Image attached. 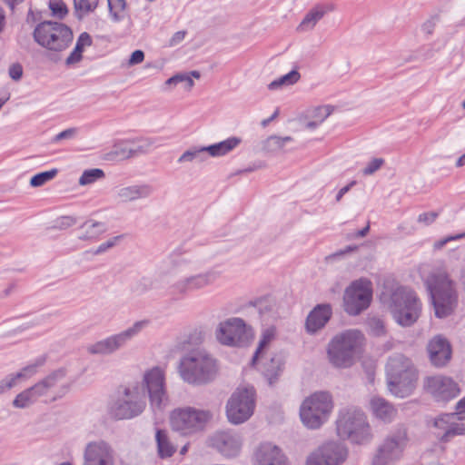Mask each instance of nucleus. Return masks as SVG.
<instances>
[{
	"mask_svg": "<svg viewBox=\"0 0 465 465\" xmlns=\"http://www.w3.org/2000/svg\"><path fill=\"white\" fill-rule=\"evenodd\" d=\"M380 301L395 320H418L421 317V301L410 287L385 284Z\"/></svg>",
	"mask_w": 465,
	"mask_h": 465,
	"instance_id": "1",
	"label": "nucleus"
},
{
	"mask_svg": "<svg viewBox=\"0 0 465 465\" xmlns=\"http://www.w3.org/2000/svg\"><path fill=\"white\" fill-rule=\"evenodd\" d=\"M364 344V336L357 330L340 332L328 344V360L334 367L349 368L361 357Z\"/></svg>",
	"mask_w": 465,
	"mask_h": 465,
	"instance_id": "2",
	"label": "nucleus"
},
{
	"mask_svg": "<svg viewBox=\"0 0 465 465\" xmlns=\"http://www.w3.org/2000/svg\"><path fill=\"white\" fill-rule=\"evenodd\" d=\"M437 318L449 317L454 311L458 296L454 282L444 269L433 270L425 281Z\"/></svg>",
	"mask_w": 465,
	"mask_h": 465,
	"instance_id": "3",
	"label": "nucleus"
},
{
	"mask_svg": "<svg viewBox=\"0 0 465 465\" xmlns=\"http://www.w3.org/2000/svg\"><path fill=\"white\" fill-rule=\"evenodd\" d=\"M386 374L389 391L396 397L411 393L417 381V371L410 359L399 354L388 361Z\"/></svg>",
	"mask_w": 465,
	"mask_h": 465,
	"instance_id": "4",
	"label": "nucleus"
},
{
	"mask_svg": "<svg viewBox=\"0 0 465 465\" xmlns=\"http://www.w3.org/2000/svg\"><path fill=\"white\" fill-rule=\"evenodd\" d=\"M335 425L337 435L341 439L350 440L353 443H364L372 438L366 414L355 407L340 410Z\"/></svg>",
	"mask_w": 465,
	"mask_h": 465,
	"instance_id": "5",
	"label": "nucleus"
},
{
	"mask_svg": "<svg viewBox=\"0 0 465 465\" xmlns=\"http://www.w3.org/2000/svg\"><path fill=\"white\" fill-rule=\"evenodd\" d=\"M218 371L216 360L205 351H193L180 363V374L188 383L201 385L213 381Z\"/></svg>",
	"mask_w": 465,
	"mask_h": 465,
	"instance_id": "6",
	"label": "nucleus"
},
{
	"mask_svg": "<svg viewBox=\"0 0 465 465\" xmlns=\"http://www.w3.org/2000/svg\"><path fill=\"white\" fill-rule=\"evenodd\" d=\"M209 260L203 248L179 247L173 250L161 263L162 275H176L200 270Z\"/></svg>",
	"mask_w": 465,
	"mask_h": 465,
	"instance_id": "7",
	"label": "nucleus"
},
{
	"mask_svg": "<svg viewBox=\"0 0 465 465\" xmlns=\"http://www.w3.org/2000/svg\"><path fill=\"white\" fill-rule=\"evenodd\" d=\"M212 418L213 413L209 410L183 406L170 412L169 423L173 431L191 436L202 431Z\"/></svg>",
	"mask_w": 465,
	"mask_h": 465,
	"instance_id": "8",
	"label": "nucleus"
},
{
	"mask_svg": "<svg viewBox=\"0 0 465 465\" xmlns=\"http://www.w3.org/2000/svg\"><path fill=\"white\" fill-rule=\"evenodd\" d=\"M333 407V400L329 392L316 391L306 397L302 402L301 420L309 429H319L327 421Z\"/></svg>",
	"mask_w": 465,
	"mask_h": 465,
	"instance_id": "9",
	"label": "nucleus"
},
{
	"mask_svg": "<svg viewBox=\"0 0 465 465\" xmlns=\"http://www.w3.org/2000/svg\"><path fill=\"white\" fill-rule=\"evenodd\" d=\"M35 41L52 52H62L72 43V29L64 24L44 21L38 24L33 33Z\"/></svg>",
	"mask_w": 465,
	"mask_h": 465,
	"instance_id": "10",
	"label": "nucleus"
},
{
	"mask_svg": "<svg viewBox=\"0 0 465 465\" xmlns=\"http://www.w3.org/2000/svg\"><path fill=\"white\" fill-rule=\"evenodd\" d=\"M144 407L143 390L137 384H133L119 393L110 407V413L116 420L131 419L142 413Z\"/></svg>",
	"mask_w": 465,
	"mask_h": 465,
	"instance_id": "11",
	"label": "nucleus"
},
{
	"mask_svg": "<svg viewBox=\"0 0 465 465\" xmlns=\"http://www.w3.org/2000/svg\"><path fill=\"white\" fill-rule=\"evenodd\" d=\"M371 300V282L367 278H360L345 289L343 309L349 316H358L370 307Z\"/></svg>",
	"mask_w": 465,
	"mask_h": 465,
	"instance_id": "12",
	"label": "nucleus"
},
{
	"mask_svg": "<svg viewBox=\"0 0 465 465\" xmlns=\"http://www.w3.org/2000/svg\"><path fill=\"white\" fill-rule=\"evenodd\" d=\"M214 336L216 341L228 347H244L253 340L252 327L245 322H220Z\"/></svg>",
	"mask_w": 465,
	"mask_h": 465,
	"instance_id": "13",
	"label": "nucleus"
},
{
	"mask_svg": "<svg viewBox=\"0 0 465 465\" xmlns=\"http://www.w3.org/2000/svg\"><path fill=\"white\" fill-rule=\"evenodd\" d=\"M252 388H239L230 397L226 404V416L232 424H241L252 415L255 400Z\"/></svg>",
	"mask_w": 465,
	"mask_h": 465,
	"instance_id": "14",
	"label": "nucleus"
},
{
	"mask_svg": "<svg viewBox=\"0 0 465 465\" xmlns=\"http://www.w3.org/2000/svg\"><path fill=\"white\" fill-rule=\"evenodd\" d=\"M423 390L436 402L447 403L461 391L459 383L451 377L446 375H432L423 379Z\"/></svg>",
	"mask_w": 465,
	"mask_h": 465,
	"instance_id": "15",
	"label": "nucleus"
},
{
	"mask_svg": "<svg viewBox=\"0 0 465 465\" xmlns=\"http://www.w3.org/2000/svg\"><path fill=\"white\" fill-rule=\"evenodd\" d=\"M141 389L148 392L151 404L154 407H161L166 399L165 375L163 369L153 367L146 371L143 377V384H137Z\"/></svg>",
	"mask_w": 465,
	"mask_h": 465,
	"instance_id": "16",
	"label": "nucleus"
},
{
	"mask_svg": "<svg viewBox=\"0 0 465 465\" xmlns=\"http://www.w3.org/2000/svg\"><path fill=\"white\" fill-rule=\"evenodd\" d=\"M242 433L233 430H220L210 438V445L226 458L240 454L243 447Z\"/></svg>",
	"mask_w": 465,
	"mask_h": 465,
	"instance_id": "17",
	"label": "nucleus"
},
{
	"mask_svg": "<svg viewBox=\"0 0 465 465\" xmlns=\"http://www.w3.org/2000/svg\"><path fill=\"white\" fill-rule=\"evenodd\" d=\"M406 444V433L404 431L387 437L379 447L372 465H390L399 459Z\"/></svg>",
	"mask_w": 465,
	"mask_h": 465,
	"instance_id": "18",
	"label": "nucleus"
},
{
	"mask_svg": "<svg viewBox=\"0 0 465 465\" xmlns=\"http://www.w3.org/2000/svg\"><path fill=\"white\" fill-rule=\"evenodd\" d=\"M114 450L104 440L89 442L84 452L83 465H114Z\"/></svg>",
	"mask_w": 465,
	"mask_h": 465,
	"instance_id": "19",
	"label": "nucleus"
},
{
	"mask_svg": "<svg viewBox=\"0 0 465 465\" xmlns=\"http://www.w3.org/2000/svg\"><path fill=\"white\" fill-rule=\"evenodd\" d=\"M220 277L221 272L213 268L181 279L173 285V288L178 293H187L212 285Z\"/></svg>",
	"mask_w": 465,
	"mask_h": 465,
	"instance_id": "20",
	"label": "nucleus"
},
{
	"mask_svg": "<svg viewBox=\"0 0 465 465\" xmlns=\"http://www.w3.org/2000/svg\"><path fill=\"white\" fill-rule=\"evenodd\" d=\"M143 328L142 322H137L133 328L103 341H97L90 345L87 351L91 354H111L118 350L128 339L137 333Z\"/></svg>",
	"mask_w": 465,
	"mask_h": 465,
	"instance_id": "21",
	"label": "nucleus"
},
{
	"mask_svg": "<svg viewBox=\"0 0 465 465\" xmlns=\"http://www.w3.org/2000/svg\"><path fill=\"white\" fill-rule=\"evenodd\" d=\"M460 420L461 418L455 412L440 415L433 422L437 436L447 440L452 436L464 434L465 425Z\"/></svg>",
	"mask_w": 465,
	"mask_h": 465,
	"instance_id": "22",
	"label": "nucleus"
},
{
	"mask_svg": "<svg viewBox=\"0 0 465 465\" xmlns=\"http://www.w3.org/2000/svg\"><path fill=\"white\" fill-rule=\"evenodd\" d=\"M153 187L149 183H134L115 188V199L128 203L149 198L153 193Z\"/></svg>",
	"mask_w": 465,
	"mask_h": 465,
	"instance_id": "23",
	"label": "nucleus"
},
{
	"mask_svg": "<svg viewBox=\"0 0 465 465\" xmlns=\"http://www.w3.org/2000/svg\"><path fill=\"white\" fill-rule=\"evenodd\" d=\"M255 456L258 465H288L282 450L271 442L262 443Z\"/></svg>",
	"mask_w": 465,
	"mask_h": 465,
	"instance_id": "24",
	"label": "nucleus"
},
{
	"mask_svg": "<svg viewBox=\"0 0 465 465\" xmlns=\"http://www.w3.org/2000/svg\"><path fill=\"white\" fill-rule=\"evenodd\" d=\"M428 351L431 363L437 367L444 366L451 357L450 345L441 336H436L429 342Z\"/></svg>",
	"mask_w": 465,
	"mask_h": 465,
	"instance_id": "25",
	"label": "nucleus"
},
{
	"mask_svg": "<svg viewBox=\"0 0 465 465\" xmlns=\"http://www.w3.org/2000/svg\"><path fill=\"white\" fill-rule=\"evenodd\" d=\"M369 405L373 417L383 422L391 421L397 414V411L392 404L378 396H373L370 400Z\"/></svg>",
	"mask_w": 465,
	"mask_h": 465,
	"instance_id": "26",
	"label": "nucleus"
},
{
	"mask_svg": "<svg viewBox=\"0 0 465 465\" xmlns=\"http://www.w3.org/2000/svg\"><path fill=\"white\" fill-rule=\"evenodd\" d=\"M256 318L270 319L280 317V307L272 295H263L255 298Z\"/></svg>",
	"mask_w": 465,
	"mask_h": 465,
	"instance_id": "27",
	"label": "nucleus"
},
{
	"mask_svg": "<svg viewBox=\"0 0 465 465\" xmlns=\"http://www.w3.org/2000/svg\"><path fill=\"white\" fill-rule=\"evenodd\" d=\"M57 385V375L53 374L50 376H47L38 383L32 386L30 389L34 392L35 396L37 400L45 398V400L49 397L52 398V400L55 399V396L54 394V390Z\"/></svg>",
	"mask_w": 465,
	"mask_h": 465,
	"instance_id": "28",
	"label": "nucleus"
},
{
	"mask_svg": "<svg viewBox=\"0 0 465 465\" xmlns=\"http://www.w3.org/2000/svg\"><path fill=\"white\" fill-rule=\"evenodd\" d=\"M325 460H332L335 465L341 464L346 458V449L339 443L328 442L319 448Z\"/></svg>",
	"mask_w": 465,
	"mask_h": 465,
	"instance_id": "29",
	"label": "nucleus"
},
{
	"mask_svg": "<svg viewBox=\"0 0 465 465\" xmlns=\"http://www.w3.org/2000/svg\"><path fill=\"white\" fill-rule=\"evenodd\" d=\"M92 44L93 40L91 35L86 32L82 33L77 38L74 50L66 58L65 64L67 65H72L80 62L83 58V52L84 50V47L91 46Z\"/></svg>",
	"mask_w": 465,
	"mask_h": 465,
	"instance_id": "30",
	"label": "nucleus"
},
{
	"mask_svg": "<svg viewBox=\"0 0 465 465\" xmlns=\"http://www.w3.org/2000/svg\"><path fill=\"white\" fill-rule=\"evenodd\" d=\"M327 12L328 8L323 6L318 5L312 8L306 14L302 21L298 25L297 30L300 32H308L312 30Z\"/></svg>",
	"mask_w": 465,
	"mask_h": 465,
	"instance_id": "31",
	"label": "nucleus"
},
{
	"mask_svg": "<svg viewBox=\"0 0 465 465\" xmlns=\"http://www.w3.org/2000/svg\"><path fill=\"white\" fill-rule=\"evenodd\" d=\"M106 231V225L101 222L87 221L79 228L78 238L83 241L92 240Z\"/></svg>",
	"mask_w": 465,
	"mask_h": 465,
	"instance_id": "32",
	"label": "nucleus"
},
{
	"mask_svg": "<svg viewBox=\"0 0 465 465\" xmlns=\"http://www.w3.org/2000/svg\"><path fill=\"white\" fill-rule=\"evenodd\" d=\"M241 143L238 137H230L220 143L206 146L208 155L213 157L223 156L232 151Z\"/></svg>",
	"mask_w": 465,
	"mask_h": 465,
	"instance_id": "33",
	"label": "nucleus"
},
{
	"mask_svg": "<svg viewBox=\"0 0 465 465\" xmlns=\"http://www.w3.org/2000/svg\"><path fill=\"white\" fill-rule=\"evenodd\" d=\"M157 451L161 458H169L175 452L176 448L171 442L168 433L163 430H157L155 433Z\"/></svg>",
	"mask_w": 465,
	"mask_h": 465,
	"instance_id": "34",
	"label": "nucleus"
},
{
	"mask_svg": "<svg viewBox=\"0 0 465 465\" xmlns=\"http://www.w3.org/2000/svg\"><path fill=\"white\" fill-rule=\"evenodd\" d=\"M133 158L129 140L114 145L112 150L106 153V159L110 161H123Z\"/></svg>",
	"mask_w": 465,
	"mask_h": 465,
	"instance_id": "35",
	"label": "nucleus"
},
{
	"mask_svg": "<svg viewBox=\"0 0 465 465\" xmlns=\"http://www.w3.org/2000/svg\"><path fill=\"white\" fill-rule=\"evenodd\" d=\"M208 158L206 146L203 147H192L186 150L179 158L178 163H203Z\"/></svg>",
	"mask_w": 465,
	"mask_h": 465,
	"instance_id": "36",
	"label": "nucleus"
},
{
	"mask_svg": "<svg viewBox=\"0 0 465 465\" xmlns=\"http://www.w3.org/2000/svg\"><path fill=\"white\" fill-rule=\"evenodd\" d=\"M227 310L229 312L239 314L242 317L256 318L255 299L240 304H229Z\"/></svg>",
	"mask_w": 465,
	"mask_h": 465,
	"instance_id": "37",
	"label": "nucleus"
},
{
	"mask_svg": "<svg viewBox=\"0 0 465 465\" xmlns=\"http://www.w3.org/2000/svg\"><path fill=\"white\" fill-rule=\"evenodd\" d=\"M36 371V366L35 365H30L25 368H24L20 372H17L16 374L3 380L0 381V393H3L4 391L11 389L16 384V381L18 379L22 378H27L31 375H33Z\"/></svg>",
	"mask_w": 465,
	"mask_h": 465,
	"instance_id": "38",
	"label": "nucleus"
},
{
	"mask_svg": "<svg viewBox=\"0 0 465 465\" xmlns=\"http://www.w3.org/2000/svg\"><path fill=\"white\" fill-rule=\"evenodd\" d=\"M301 78V74L297 70H292L288 74L273 80L268 84L270 91H275L282 88L283 86H289L296 84Z\"/></svg>",
	"mask_w": 465,
	"mask_h": 465,
	"instance_id": "39",
	"label": "nucleus"
},
{
	"mask_svg": "<svg viewBox=\"0 0 465 465\" xmlns=\"http://www.w3.org/2000/svg\"><path fill=\"white\" fill-rule=\"evenodd\" d=\"M292 141L291 136L272 135L262 142V150L265 153H276L283 148V146Z\"/></svg>",
	"mask_w": 465,
	"mask_h": 465,
	"instance_id": "40",
	"label": "nucleus"
},
{
	"mask_svg": "<svg viewBox=\"0 0 465 465\" xmlns=\"http://www.w3.org/2000/svg\"><path fill=\"white\" fill-rule=\"evenodd\" d=\"M133 158L145 154L152 149L154 141L151 138L129 140Z\"/></svg>",
	"mask_w": 465,
	"mask_h": 465,
	"instance_id": "41",
	"label": "nucleus"
},
{
	"mask_svg": "<svg viewBox=\"0 0 465 465\" xmlns=\"http://www.w3.org/2000/svg\"><path fill=\"white\" fill-rule=\"evenodd\" d=\"M98 5V0H74L75 16L81 20L91 12H94Z\"/></svg>",
	"mask_w": 465,
	"mask_h": 465,
	"instance_id": "42",
	"label": "nucleus"
},
{
	"mask_svg": "<svg viewBox=\"0 0 465 465\" xmlns=\"http://www.w3.org/2000/svg\"><path fill=\"white\" fill-rule=\"evenodd\" d=\"M332 307L330 303L317 304L307 315L305 320H331Z\"/></svg>",
	"mask_w": 465,
	"mask_h": 465,
	"instance_id": "43",
	"label": "nucleus"
},
{
	"mask_svg": "<svg viewBox=\"0 0 465 465\" xmlns=\"http://www.w3.org/2000/svg\"><path fill=\"white\" fill-rule=\"evenodd\" d=\"M104 177V173L102 169L94 168L83 172L79 178L78 183L82 186L89 185L94 182L101 180Z\"/></svg>",
	"mask_w": 465,
	"mask_h": 465,
	"instance_id": "44",
	"label": "nucleus"
},
{
	"mask_svg": "<svg viewBox=\"0 0 465 465\" xmlns=\"http://www.w3.org/2000/svg\"><path fill=\"white\" fill-rule=\"evenodd\" d=\"M38 400L35 396L34 392L30 388L25 390L24 391L20 392L14 400L13 405L15 408H26L29 405L33 404L34 402L37 401Z\"/></svg>",
	"mask_w": 465,
	"mask_h": 465,
	"instance_id": "45",
	"label": "nucleus"
},
{
	"mask_svg": "<svg viewBox=\"0 0 465 465\" xmlns=\"http://www.w3.org/2000/svg\"><path fill=\"white\" fill-rule=\"evenodd\" d=\"M274 337H275V329L273 327L268 328L262 332V339L259 341V346L252 357V364L255 363L257 359L262 355L263 350L274 339Z\"/></svg>",
	"mask_w": 465,
	"mask_h": 465,
	"instance_id": "46",
	"label": "nucleus"
},
{
	"mask_svg": "<svg viewBox=\"0 0 465 465\" xmlns=\"http://www.w3.org/2000/svg\"><path fill=\"white\" fill-rule=\"evenodd\" d=\"M58 173L56 168L49 171L42 172L34 175L30 180V185L32 187H40L45 184L47 182L54 179Z\"/></svg>",
	"mask_w": 465,
	"mask_h": 465,
	"instance_id": "47",
	"label": "nucleus"
},
{
	"mask_svg": "<svg viewBox=\"0 0 465 465\" xmlns=\"http://www.w3.org/2000/svg\"><path fill=\"white\" fill-rule=\"evenodd\" d=\"M181 81H184V89L191 90L194 84L193 80L187 74H178L170 78H168L165 82V84L168 86H175L181 83Z\"/></svg>",
	"mask_w": 465,
	"mask_h": 465,
	"instance_id": "48",
	"label": "nucleus"
},
{
	"mask_svg": "<svg viewBox=\"0 0 465 465\" xmlns=\"http://www.w3.org/2000/svg\"><path fill=\"white\" fill-rule=\"evenodd\" d=\"M49 8L52 15L59 19H63L68 14V8L62 0H50Z\"/></svg>",
	"mask_w": 465,
	"mask_h": 465,
	"instance_id": "49",
	"label": "nucleus"
},
{
	"mask_svg": "<svg viewBox=\"0 0 465 465\" xmlns=\"http://www.w3.org/2000/svg\"><path fill=\"white\" fill-rule=\"evenodd\" d=\"M331 113V110L330 106H318L312 111L309 118H312L322 124Z\"/></svg>",
	"mask_w": 465,
	"mask_h": 465,
	"instance_id": "50",
	"label": "nucleus"
},
{
	"mask_svg": "<svg viewBox=\"0 0 465 465\" xmlns=\"http://www.w3.org/2000/svg\"><path fill=\"white\" fill-rule=\"evenodd\" d=\"M306 465H335V463L332 460H325L318 449L309 455Z\"/></svg>",
	"mask_w": 465,
	"mask_h": 465,
	"instance_id": "51",
	"label": "nucleus"
},
{
	"mask_svg": "<svg viewBox=\"0 0 465 465\" xmlns=\"http://www.w3.org/2000/svg\"><path fill=\"white\" fill-rule=\"evenodd\" d=\"M271 363L272 364V368H267L264 371V374L268 378L269 382L272 384L276 380L277 376L279 375V372L281 371L282 362L280 359L275 360L274 358H272L271 360Z\"/></svg>",
	"mask_w": 465,
	"mask_h": 465,
	"instance_id": "52",
	"label": "nucleus"
},
{
	"mask_svg": "<svg viewBox=\"0 0 465 465\" xmlns=\"http://www.w3.org/2000/svg\"><path fill=\"white\" fill-rule=\"evenodd\" d=\"M383 163H384V160L382 158H374L362 170V173L364 175H371L376 171H378L382 166Z\"/></svg>",
	"mask_w": 465,
	"mask_h": 465,
	"instance_id": "53",
	"label": "nucleus"
},
{
	"mask_svg": "<svg viewBox=\"0 0 465 465\" xmlns=\"http://www.w3.org/2000/svg\"><path fill=\"white\" fill-rule=\"evenodd\" d=\"M122 236H115L101 243L94 251H93V254L99 255L107 252L109 249L113 248L116 244L117 241Z\"/></svg>",
	"mask_w": 465,
	"mask_h": 465,
	"instance_id": "54",
	"label": "nucleus"
},
{
	"mask_svg": "<svg viewBox=\"0 0 465 465\" xmlns=\"http://www.w3.org/2000/svg\"><path fill=\"white\" fill-rule=\"evenodd\" d=\"M77 132H78V130L75 127H72V128H68L66 130H64L61 133L57 134L54 137L53 142L54 143H58V142H60L62 140L74 139L76 136Z\"/></svg>",
	"mask_w": 465,
	"mask_h": 465,
	"instance_id": "55",
	"label": "nucleus"
},
{
	"mask_svg": "<svg viewBox=\"0 0 465 465\" xmlns=\"http://www.w3.org/2000/svg\"><path fill=\"white\" fill-rule=\"evenodd\" d=\"M438 215L437 212L423 213L418 216V222L424 225H430L437 219Z\"/></svg>",
	"mask_w": 465,
	"mask_h": 465,
	"instance_id": "56",
	"label": "nucleus"
},
{
	"mask_svg": "<svg viewBox=\"0 0 465 465\" xmlns=\"http://www.w3.org/2000/svg\"><path fill=\"white\" fill-rule=\"evenodd\" d=\"M9 76L15 80L19 81L23 76V67L20 64H13L8 70Z\"/></svg>",
	"mask_w": 465,
	"mask_h": 465,
	"instance_id": "57",
	"label": "nucleus"
},
{
	"mask_svg": "<svg viewBox=\"0 0 465 465\" xmlns=\"http://www.w3.org/2000/svg\"><path fill=\"white\" fill-rule=\"evenodd\" d=\"M465 237V232L463 233H459V234H456V235H451V236H447L443 239H440L439 241H436L433 244V247L434 249H441L444 245H446L450 241H453V240H459V239H461Z\"/></svg>",
	"mask_w": 465,
	"mask_h": 465,
	"instance_id": "58",
	"label": "nucleus"
},
{
	"mask_svg": "<svg viewBox=\"0 0 465 465\" xmlns=\"http://www.w3.org/2000/svg\"><path fill=\"white\" fill-rule=\"evenodd\" d=\"M465 237V232L463 233H459V234H456V235H451V236H447L443 239H440L439 241H436L433 244V247L434 249H441L444 245H446L450 241H453V240H459V239H461Z\"/></svg>",
	"mask_w": 465,
	"mask_h": 465,
	"instance_id": "59",
	"label": "nucleus"
},
{
	"mask_svg": "<svg viewBox=\"0 0 465 465\" xmlns=\"http://www.w3.org/2000/svg\"><path fill=\"white\" fill-rule=\"evenodd\" d=\"M326 322H305V330L309 334H315L324 327Z\"/></svg>",
	"mask_w": 465,
	"mask_h": 465,
	"instance_id": "60",
	"label": "nucleus"
},
{
	"mask_svg": "<svg viewBox=\"0 0 465 465\" xmlns=\"http://www.w3.org/2000/svg\"><path fill=\"white\" fill-rule=\"evenodd\" d=\"M144 59V53L142 50H135L132 53L128 64L129 65H135L141 64Z\"/></svg>",
	"mask_w": 465,
	"mask_h": 465,
	"instance_id": "61",
	"label": "nucleus"
},
{
	"mask_svg": "<svg viewBox=\"0 0 465 465\" xmlns=\"http://www.w3.org/2000/svg\"><path fill=\"white\" fill-rule=\"evenodd\" d=\"M149 285L147 279H142L133 287V292L138 294L143 293L149 289Z\"/></svg>",
	"mask_w": 465,
	"mask_h": 465,
	"instance_id": "62",
	"label": "nucleus"
},
{
	"mask_svg": "<svg viewBox=\"0 0 465 465\" xmlns=\"http://www.w3.org/2000/svg\"><path fill=\"white\" fill-rule=\"evenodd\" d=\"M371 331L373 335L380 336L384 332V325L382 322H371Z\"/></svg>",
	"mask_w": 465,
	"mask_h": 465,
	"instance_id": "63",
	"label": "nucleus"
},
{
	"mask_svg": "<svg viewBox=\"0 0 465 465\" xmlns=\"http://www.w3.org/2000/svg\"><path fill=\"white\" fill-rule=\"evenodd\" d=\"M455 409L457 416H460L461 420H463L465 418V398H462L457 402Z\"/></svg>",
	"mask_w": 465,
	"mask_h": 465,
	"instance_id": "64",
	"label": "nucleus"
}]
</instances>
